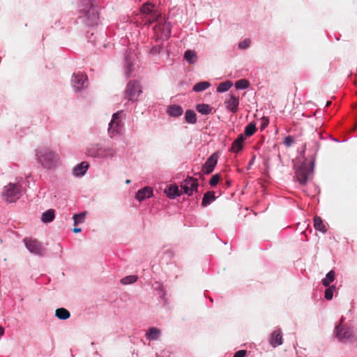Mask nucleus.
Masks as SVG:
<instances>
[{
	"label": "nucleus",
	"mask_w": 357,
	"mask_h": 357,
	"mask_svg": "<svg viewBox=\"0 0 357 357\" xmlns=\"http://www.w3.org/2000/svg\"><path fill=\"white\" fill-rule=\"evenodd\" d=\"M335 272L333 271H329L325 278L322 280V284L325 287L329 286V284L335 280Z\"/></svg>",
	"instance_id": "c85d7f7f"
},
{
	"label": "nucleus",
	"mask_w": 357,
	"mask_h": 357,
	"mask_svg": "<svg viewBox=\"0 0 357 357\" xmlns=\"http://www.w3.org/2000/svg\"><path fill=\"white\" fill-rule=\"evenodd\" d=\"M218 160V155L217 153H213L205 162L202 171L205 174H211L215 167L217 165Z\"/></svg>",
	"instance_id": "f8f14e48"
},
{
	"label": "nucleus",
	"mask_w": 357,
	"mask_h": 357,
	"mask_svg": "<svg viewBox=\"0 0 357 357\" xmlns=\"http://www.w3.org/2000/svg\"><path fill=\"white\" fill-rule=\"evenodd\" d=\"M256 132V125L254 123H250L245 128V135L250 137Z\"/></svg>",
	"instance_id": "473e14b6"
},
{
	"label": "nucleus",
	"mask_w": 357,
	"mask_h": 357,
	"mask_svg": "<svg viewBox=\"0 0 357 357\" xmlns=\"http://www.w3.org/2000/svg\"><path fill=\"white\" fill-rule=\"evenodd\" d=\"M94 355H96V356H98V352L97 351H96L94 353H93Z\"/></svg>",
	"instance_id": "09e8293b"
},
{
	"label": "nucleus",
	"mask_w": 357,
	"mask_h": 357,
	"mask_svg": "<svg viewBox=\"0 0 357 357\" xmlns=\"http://www.w3.org/2000/svg\"><path fill=\"white\" fill-rule=\"evenodd\" d=\"M181 188L184 192L190 196L194 191H197L198 188V180L190 176H188L182 183Z\"/></svg>",
	"instance_id": "1a4fd4ad"
},
{
	"label": "nucleus",
	"mask_w": 357,
	"mask_h": 357,
	"mask_svg": "<svg viewBox=\"0 0 357 357\" xmlns=\"http://www.w3.org/2000/svg\"><path fill=\"white\" fill-rule=\"evenodd\" d=\"M77 20L87 27H94L98 24L100 14L97 0H77Z\"/></svg>",
	"instance_id": "f257e3e1"
},
{
	"label": "nucleus",
	"mask_w": 357,
	"mask_h": 357,
	"mask_svg": "<svg viewBox=\"0 0 357 357\" xmlns=\"http://www.w3.org/2000/svg\"><path fill=\"white\" fill-rule=\"evenodd\" d=\"M330 104H331V102H328L327 104H326V106H328Z\"/></svg>",
	"instance_id": "3c124183"
},
{
	"label": "nucleus",
	"mask_w": 357,
	"mask_h": 357,
	"mask_svg": "<svg viewBox=\"0 0 357 357\" xmlns=\"http://www.w3.org/2000/svg\"><path fill=\"white\" fill-rule=\"evenodd\" d=\"M24 245L26 246V248L33 254H35L36 255H40L43 246L41 243L38 241L36 239H31V238H25L23 240Z\"/></svg>",
	"instance_id": "9d476101"
},
{
	"label": "nucleus",
	"mask_w": 357,
	"mask_h": 357,
	"mask_svg": "<svg viewBox=\"0 0 357 357\" xmlns=\"http://www.w3.org/2000/svg\"><path fill=\"white\" fill-rule=\"evenodd\" d=\"M184 59L190 63H194L196 61V53L194 51L188 50L185 52Z\"/></svg>",
	"instance_id": "2f4dec72"
},
{
	"label": "nucleus",
	"mask_w": 357,
	"mask_h": 357,
	"mask_svg": "<svg viewBox=\"0 0 357 357\" xmlns=\"http://www.w3.org/2000/svg\"><path fill=\"white\" fill-rule=\"evenodd\" d=\"M160 51V47H153L151 50V53L153 54H155L159 53Z\"/></svg>",
	"instance_id": "79ce46f5"
},
{
	"label": "nucleus",
	"mask_w": 357,
	"mask_h": 357,
	"mask_svg": "<svg viewBox=\"0 0 357 357\" xmlns=\"http://www.w3.org/2000/svg\"><path fill=\"white\" fill-rule=\"evenodd\" d=\"M142 92L141 85L139 82L132 80L127 84L125 97L130 101H135L137 100Z\"/></svg>",
	"instance_id": "6e6552de"
},
{
	"label": "nucleus",
	"mask_w": 357,
	"mask_h": 357,
	"mask_svg": "<svg viewBox=\"0 0 357 357\" xmlns=\"http://www.w3.org/2000/svg\"><path fill=\"white\" fill-rule=\"evenodd\" d=\"M153 195V189L151 187H144L137 191L135 198L142 202L146 198H149Z\"/></svg>",
	"instance_id": "2eb2a0df"
},
{
	"label": "nucleus",
	"mask_w": 357,
	"mask_h": 357,
	"mask_svg": "<svg viewBox=\"0 0 357 357\" xmlns=\"http://www.w3.org/2000/svg\"><path fill=\"white\" fill-rule=\"evenodd\" d=\"M270 344L276 347L282 344V333L280 329L274 331L271 337Z\"/></svg>",
	"instance_id": "f3484780"
},
{
	"label": "nucleus",
	"mask_w": 357,
	"mask_h": 357,
	"mask_svg": "<svg viewBox=\"0 0 357 357\" xmlns=\"http://www.w3.org/2000/svg\"><path fill=\"white\" fill-rule=\"evenodd\" d=\"M160 335V331L157 328H150L146 333V337L149 340H156L159 338Z\"/></svg>",
	"instance_id": "b1692460"
},
{
	"label": "nucleus",
	"mask_w": 357,
	"mask_h": 357,
	"mask_svg": "<svg viewBox=\"0 0 357 357\" xmlns=\"http://www.w3.org/2000/svg\"><path fill=\"white\" fill-rule=\"evenodd\" d=\"M89 167L90 165L87 161H82L73 167L72 175L75 178H82L86 174Z\"/></svg>",
	"instance_id": "9b49d317"
},
{
	"label": "nucleus",
	"mask_w": 357,
	"mask_h": 357,
	"mask_svg": "<svg viewBox=\"0 0 357 357\" xmlns=\"http://www.w3.org/2000/svg\"><path fill=\"white\" fill-rule=\"evenodd\" d=\"M140 12L144 15L146 23L149 24L153 23L160 17V13L155 9V6L150 1H147L142 6Z\"/></svg>",
	"instance_id": "20e7f679"
},
{
	"label": "nucleus",
	"mask_w": 357,
	"mask_h": 357,
	"mask_svg": "<svg viewBox=\"0 0 357 357\" xmlns=\"http://www.w3.org/2000/svg\"><path fill=\"white\" fill-rule=\"evenodd\" d=\"M130 67L131 66L130 65L128 66V73H130V71H131Z\"/></svg>",
	"instance_id": "de8ad7c7"
},
{
	"label": "nucleus",
	"mask_w": 357,
	"mask_h": 357,
	"mask_svg": "<svg viewBox=\"0 0 357 357\" xmlns=\"http://www.w3.org/2000/svg\"><path fill=\"white\" fill-rule=\"evenodd\" d=\"M4 333H5V328L2 326H0V336L3 335Z\"/></svg>",
	"instance_id": "49530a36"
},
{
	"label": "nucleus",
	"mask_w": 357,
	"mask_h": 357,
	"mask_svg": "<svg viewBox=\"0 0 357 357\" xmlns=\"http://www.w3.org/2000/svg\"><path fill=\"white\" fill-rule=\"evenodd\" d=\"M250 83L246 79H240L235 83L237 89H245L248 88Z\"/></svg>",
	"instance_id": "f704fd0d"
},
{
	"label": "nucleus",
	"mask_w": 357,
	"mask_h": 357,
	"mask_svg": "<svg viewBox=\"0 0 357 357\" xmlns=\"http://www.w3.org/2000/svg\"><path fill=\"white\" fill-rule=\"evenodd\" d=\"M215 192L213 191H208L204 195L202 202V206L206 207L215 199Z\"/></svg>",
	"instance_id": "412c9836"
},
{
	"label": "nucleus",
	"mask_w": 357,
	"mask_h": 357,
	"mask_svg": "<svg viewBox=\"0 0 357 357\" xmlns=\"http://www.w3.org/2000/svg\"><path fill=\"white\" fill-rule=\"evenodd\" d=\"M165 192L167 197L171 199L175 198L176 196H180L181 194L178 190V186L176 185L169 186L168 188L165 190Z\"/></svg>",
	"instance_id": "5701e85b"
},
{
	"label": "nucleus",
	"mask_w": 357,
	"mask_h": 357,
	"mask_svg": "<svg viewBox=\"0 0 357 357\" xmlns=\"http://www.w3.org/2000/svg\"><path fill=\"white\" fill-rule=\"evenodd\" d=\"M335 289V287L334 285L329 287L325 291V298L326 300H331L333 296V291Z\"/></svg>",
	"instance_id": "c9c22d12"
},
{
	"label": "nucleus",
	"mask_w": 357,
	"mask_h": 357,
	"mask_svg": "<svg viewBox=\"0 0 357 357\" xmlns=\"http://www.w3.org/2000/svg\"><path fill=\"white\" fill-rule=\"evenodd\" d=\"M210 85V83L208 82H201L193 86V90L196 92L203 91L208 89Z\"/></svg>",
	"instance_id": "c756f323"
},
{
	"label": "nucleus",
	"mask_w": 357,
	"mask_h": 357,
	"mask_svg": "<svg viewBox=\"0 0 357 357\" xmlns=\"http://www.w3.org/2000/svg\"><path fill=\"white\" fill-rule=\"evenodd\" d=\"M86 153L88 157L105 158L112 155V149L105 148L100 144H93L86 149Z\"/></svg>",
	"instance_id": "0eeeda50"
},
{
	"label": "nucleus",
	"mask_w": 357,
	"mask_h": 357,
	"mask_svg": "<svg viewBox=\"0 0 357 357\" xmlns=\"http://www.w3.org/2000/svg\"><path fill=\"white\" fill-rule=\"evenodd\" d=\"M55 218V212L54 209H48L43 212L41 215V221L45 224L52 222Z\"/></svg>",
	"instance_id": "a211bd4d"
},
{
	"label": "nucleus",
	"mask_w": 357,
	"mask_h": 357,
	"mask_svg": "<svg viewBox=\"0 0 357 357\" xmlns=\"http://www.w3.org/2000/svg\"><path fill=\"white\" fill-rule=\"evenodd\" d=\"M123 114L122 111L113 114V132L120 133L122 130L123 124L121 119L123 118Z\"/></svg>",
	"instance_id": "4468645a"
},
{
	"label": "nucleus",
	"mask_w": 357,
	"mask_h": 357,
	"mask_svg": "<svg viewBox=\"0 0 357 357\" xmlns=\"http://www.w3.org/2000/svg\"><path fill=\"white\" fill-rule=\"evenodd\" d=\"M314 226L316 229L325 232L326 231V227L320 217L315 216L314 218Z\"/></svg>",
	"instance_id": "bb28decb"
},
{
	"label": "nucleus",
	"mask_w": 357,
	"mask_h": 357,
	"mask_svg": "<svg viewBox=\"0 0 357 357\" xmlns=\"http://www.w3.org/2000/svg\"><path fill=\"white\" fill-rule=\"evenodd\" d=\"M93 35H94L93 33H91L89 34V32L88 31L86 33V38L88 39V42L89 43H91L95 46H96L97 44H96V41L95 37H93Z\"/></svg>",
	"instance_id": "ea45409f"
},
{
	"label": "nucleus",
	"mask_w": 357,
	"mask_h": 357,
	"mask_svg": "<svg viewBox=\"0 0 357 357\" xmlns=\"http://www.w3.org/2000/svg\"><path fill=\"white\" fill-rule=\"evenodd\" d=\"M86 213V211H82L78 213H75L73 216L74 225H77L83 223L85 220Z\"/></svg>",
	"instance_id": "393cba45"
},
{
	"label": "nucleus",
	"mask_w": 357,
	"mask_h": 357,
	"mask_svg": "<svg viewBox=\"0 0 357 357\" xmlns=\"http://www.w3.org/2000/svg\"><path fill=\"white\" fill-rule=\"evenodd\" d=\"M55 317L59 320L65 321L70 317V312L65 307H59L55 310Z\"/></svg>",
	"instance_id": "6ab92c4d"
},
{
	"label": "nucleus",
	"mask_w": 357,
	"mask_h": 357,
	"mask_svg": "<svg viewBox=\"0 0 357 357\" xmlns=\"http://www.w3.org/2000/svg\"><path fill=\"white\" fill-rule=\"evenodd\" d=\"M232 86V82L230 81H226L220 83L218 88L217 91L219 93H223L228 91Z\"/></svg>",
	"instance_id": "7c9ffc66"
},
{
	"label": "nucleus",
	"mask_w": 357,
	"mask_h": 357,
	"mask_svg": "<svg viewBox=\"0 0 357 357\" xmlns=\"http://www.w3.org/2000/svg\"><path fill=\"white\" fill-rule=\"evenodd\" d=\"M220 180V174H215L210 179L209 184L211 185V186L214 187L219 183Z\"/></svg>",
	"instance_id": "e433bc0d"
},
{
	"label": "nucleus",
	"mask_w": 357,
	"mask_h": 357,
	"mask_svg": "<svg viewBox=\"0 0 357 357\" xmlns=\"http://www.w3.org/2000/svg\"><path fill=\"white\" fill-rule=\"evenodd\" d=\"M185 119L188 123L194 124L197 122L196 114L193 110H187L185 112Z\"/></svg>",
	"instance_id": "a878e982"
},
{
	"label": "nucleus",
	"mask_w": 357,
	"mask_h": 357,
	"mask_svg": "<svg viewBox=\"0 0 357 357\" xmlns=\"http://www.w3.org/2000/svg\"><path fill=\"white\" fill-rule=\"evenodd\" d=\"M247 354L246 350H239L236 351L234 356V357H245Z\"/></svg>",
	"instance_id": "a19ab883"
},
{
	"label": "nucleus",
	"mask_w": 357,
	"mask_h": 357,
	"mask_svg": "<svg viewBox=\"0 0 357 357\" xmlns=\"http://www.w3.org/2000/svg\"><path fill=\"white\" fill-rule=\"evenodd\" d=\"M89 78L86 74L77 72L73 73L71 77V85L73 91L77 93V98L82 99L85 106H90L94 102L93 95L86 91L89 86Z\"/></svg>",
	"instance_id": "f03ea898"
},
{
	"label": "nucleus",
	"mask_w": 357,
	"mask_h": 357,
	"mask_svg": "<svg viewBox=\"0 0 357 357\" xmlns=\"http://www.w3.org/2000/svg\"><path fill=\"white\" fill-rule=\"evenodd\" d=\"M196 109L202 114H208L211 112L212 108L206 104H198L196 106Z\"/></svg>",
	"instance_id": "cd10ccee"
},
{
	"label": "nucleus",
	"mask_w": 357,
	"mask_h": 357,
	"mask_svg": "<svg viewBox=\"0 0 357 357\" xmlns=\"http://www.w3.org/2000/svg\"><path fill=\"white\" fill-rule=\"evenodd\" d=\"M137 280V275H128L121 280L123 284H130L135 282Z\"/></svg>",
	"instance_id": "72a5a7b5"
},
{
	"label": "nucleus",
	"mask_w": 357,
	"mask_h": 357,
	"mask_svg": "<svg viewBox=\"0 0 357 357\" xmlns=\"http://www.w3.org/2000/svg\"><path fill=\"white\" fill-rule=\"evenodd\" d=\"M245 140V137L243 134L238 136L237 139L232 143L231 150L233 152L237 153L243 149V142Z\"/></svg>",
	"instance_id": "aec40b11"
},
{
	"label": "nucleus",
	"mask_w": 357,
	"mask_h": 357,
	"mask_svg": "<svg viewBox=\"0 0 357 357\" xmlns=\"http://www.w3.org/2000/svg\"><path fill=\"white\" fill-rule=\"evenodd\" d=\"M126 183L127 184L130 183V180H126Z\"/></svg>",
	"instance_id": "8fccbe9b"
},
{
	"label": "nucleus",
	"mask_w": 357,
	"mask_h": 357,
	"mask_svg": "<svg viewBox=\"0 0 357 357\" xmlns=\"http://www.w3.org/2000/svg\"><path fill=\"white\" fill-rule=\"evenodd\" d=\"M294 138L292 136L289 135L284 138V144L287 147H289L294 143Z\"/></svg>",
	"instance_id": "4c0bfd02"
},
{
	"label": "nucleus",
	"mask_w": 357,
	"mask_h": 357,
	"mask_svg": "<svg viewBox=\"0 0 357 357\" xmlns=\"http://www.w3.org/2000/svg\"><path fill=\"white\" fill-rule=\"evenodd\" d=\"M183 108L181 106L176 105H171L167 110L169 114L174 117L181 116L183 114Z\"/></svg>",
	"instance_id": "4be33fe9"
},
{
	"label": "nucleus",
	"mask_w": 357,
	"mask_h": 357,
	"mask_svg": "<svg viewBox=\"0 0 357 357\" xmlns=\"http://www.w3.org/2000/svg\"><path fill=\"white\" fill-rule=\"evenodd\" d=\"M73 231L75 234H78L82 231V228L75 227L73 228Z\"/></svg>",
	"instance_id": "a18cd8bd"
},
{
	"label": "nucleus",
	"mask_w": 357,
	"mask_h": 357,
	"mask_svg": "<svg viewBox=\"0 0 357 357\" xmlns=\"http://www.w3.org/2000/svg\"><path fill=\"white\" fill-rule=\"evenodd\" d=\"M250 40L245 39L243 41L241 42L238 44V47L241 49H246L250 46Z\"/></svg>",
	"instance_id": "58836bf2"
},
{
	"label": "nucleus",
	"mask_w": 357,
	"mask_h": 357,
	"mask_svg": "<svg viewBox=\"0 0 357 357\" xmlns=\"http://www.w3.org/2000/svg\"><path fill=\"white\" fill-rule=\"evenodd\" d=\"M314 161L311 160L310 163H303L296 171V177L301 185H305L309 176L313 171Z\"/></svg>",
	"instance_id": "39448f33"
},
{
	"label": "nucleus",
	"mask_w": 357,
	"mask_h": 357,
	"mask_svg": "<svg viewBox=\"0 0 357 357\" xmlns=\"http://www.w3.org/2000/svg\"><path fill=\"white\" fill-rule=\"evenodd\" d=\"M226 108L233 113H236L238 109L239 99L238 98L231 95L230 98L225 102Z\"/></svg>",
	"instance_id": "dca6fc26"
},
{
	"label": "nucleus",
	"mask_w": 357,
	"mask_h": 357,
	"mask_svg": "<svg viewBox=\"0 0 357 357\" xmlns=\"http://www.w3.org/2000/svg\"><path fill=\"white\" fill-rule=\"evenodd\" d=\"M107 132H108L109 136L110 137H112V135H111V133H112V119H111V120L109 121V122L108 123Z\"/></svg>",
	"instance_id": "c03bdc74"
},
{
	"label": "nucleus",
	"mask_w": 357,
	"mask_h": 357,
	"mask_svg": "<svg viewBox=\"0 0 357 357\" xmlns=\"http://www.w3.org/2000/svg\"><path fill=\"white\" fill-rule=\"evenodd\" d=\"M35 156L38 163L47 169H54L58 164V155L49 148L39 147L35 150Z\"/></svg>",
	"instance_id": "7ed1b4c3"
},
{
	"label": "nucleus",
	"mask_w": 357,
	"mask_h": 357,
	"mask_svg": "<svg viewBox=\"0 0 357 357\" xmlns=\"http://www.w3.org/2000/svg\"><path fill=\"white\" fill-rule=\"evenodd\" d=\"M335 333L340 340H347L352 336V331L349 328L341 326L335 327Z\"/></svg>",
	"instance_id": "ddd939ff"
},
{
	"label": "nucleus",
	"mask_w": 357,
	"mask_h": 357,
	"mask_svg": "<svg viewBox=\"0 0 357 357\" xmlns=\"http://www.w3.org/2000/svg\"><path fill=\"white\" fill-rule=\"evenodd\" d=\"M21 186L17 183H10L4 187L3 196L7 202L13 203L17 201L21 196Z\"/></svg>",
	"instance_id": "423d86ee"
},
{
	"label": "nucleus",
	"mask_w": 357,
	"mask_h": 357,
	"mask_svg": "<svg viewBox=\"0 0 357 357\" xmlns=\"http://www.w3.org/2000/svg\"><path fill=\"white\" fill-rule=\"evenodd\" d=\"M268 124V120L264 118L262 119V123H261V129H264Z\"/></svg>",
	"instance_id": "37998d69"
}]
</instances>
